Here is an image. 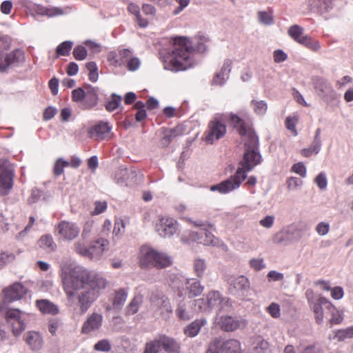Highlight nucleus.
I'll return each instance as SVG.
<instances>
[{"label":"nucleus","instance_id":"6","mask_svg":"<svg viewBox=\"0 0 353 353\" xmlns=\"http://www.w3.org/2000/svg\"><path fill=\"white\" fill-rule=\"evenodd\" d=\"M305 296L310 310L314 313L316 323L318 325H322L324 321L323 305L326 307L331 301L321 294H315L312 289H307Z\"/></svg>","mask_w":353,"mask_h":353},{"label":"nucleus","instance_id":"43","mask_svg":"<svg viewBox=\"0 0 353 353\" xmlns=\"http://www.w3.org/2000/svg\"><path fill=\"white\" fill-rule=\"evenodd\" d=\"M299 44L307 48L312 51H318L321 48V45L319 41L314 40L308 35H303L297 41Z\"/></svg>","mask_w":353,"mask_h":353},{"label":"nucleus","instance_id":"37","mask_svg":"<svg viewBox=\"0 0 353 353\" xmlns=\"http://www.w3.org/2000/svg\"><path fill=\"white\" fill-rule=\"evenodd\" d=\"M142 303L143 296L140 294H136L126 306L125 309V314L128 316L135 314L138 312Z\"/></svg>","mask_w":353,"mask_h":353},{"label":"nucleus","instance_id":"7","mask_svg":"<svg viewBox=\"0 0 353 353\" xmlns=\"http://www.w3.org/2000/svg\"><path fill=\"white\" fill-rule=\"evenodd\" d=\"M200 279L197 277L185 278L181 285L174 287L176 296L184 298L185 295H188L189 298H193L200 296L205 289Z\"/></svg>","mask_w":353,"mask_h":353},{"label":"nucleus","instance_id":"38","mask_svg":"<svg viewBox=\"0 0 353 353\" xmlns=\"http://www.w3.org/2000/svg\"><path fill=\"white\" fill-rule=\"evenodd\" d=\"M223 353H241V343L235 339L221 341Z\"/></svg>","mask_w":353,"mask_h":353},{"label":"nucleus","instance_id":"52","mask_svg":"<svg viewBox=\"0 0 353 353\" xmlns=\"http://www.w3.org/2000/svg\"><path fill=\"white\" fill-rule=\"evenodd\" d=\"M112 349V345L108 339H102L96 343L94 345V350L98 352H108Z\"/></svg>","mask_w":353,"mask_h":353},{"label":"nucleus","instance_id":"54","mask_svg":"<svg viewBox=\"0 0 353 353\" xmlns=\"http://www.w3.org/2000/svg\"><path fill=\"white\" fill-rule=\"evenodd\" d=\"M85 88H78L72 91V99L74 102L77 103L80 108L82 103L83 97H85Z\"/></svg>","mask_w":353,"mask_h":353},{"label":"nucleus","instance_id":"24","mask_svg":"<svg viewBox=\"0 0 353 353\" xmlns=\"http://www.w3.org/2000/svg\"><path fill=\"white\" fill-rule=\"evenodd\" d=\"M13 176L14 172L10 168L0 165V187L6 191V193L12 188Z\"/></svg>","mask_w":353,"mask_h":353},{"label":"nucleus","instance_id":"25","mask_svg":"<svg viewBox=\"0 0 353 353\" xmlns=\"http://www.w3.org/2000/svg\"><path fill=\"white\" fill-rule=\"evenodd\" d=\"M26 293V288L19 283H16L10 286V288L4 290L5 299L8 302L19 300Z\"/></svg>","mask_w":353,"mask_h":353},{"label":"nucleus","instance_id":"53","mask_svg":"<svg viewBox=\"0 0 353 353\" xmlns=\"http://www.w3.org/2000/svg\"><path fill=\"white\" fill-rule=\"evenodd\" d=\"M347 339H349V337L345 328L336 330L329 336L330 341H337L339 342L343 341Z\"/></svg>","mask_w":353,"mask_h":353},{"label":"nucleus","instance_id":"62","mask_svg":"<svg viewBox=\"0 0 353 353\" xmlns=\"http://www.w3.org/2000/svg\"><path fill=\"white\" fill-rule=\"evenodd\" d=\"M314 183L321 190H325L327 185V179L325 172L319 173L314 179Z\"/></svg>","mask_w":353,"mask_h":353},{"label":"nucleus","instance_id":"35","mask_svg":"<svg viewBox=\"0 0 353 353\" xmlns=\"http://www.w3.org/2000/svg\"><path fill=\"white\" fill-rule=\"evenodd\" d=\"M326 309L330 313V319L329 323L331 325L341 324L344 319V313L342 310H339L332 303H329V305H326Z\"/></svg>","mask_w":353,"mask_h":353},{"label":"nucleus","instance_id":"46","mask_svg":"<svg viewBox=\"0 0 353 353\" xmlns=\"http://www.w3.org/2000/svg\"><path fill=\"white\" fill-rule=\"evenodd\" d=\"M162 350L160 336L145 343L143 353H159Z\"/></svg>","mask_w":353,"mask_h":353},{"label":"nucleus","instance_id":"27","mask_svg":"<svg viewBox=\"0 0 353 353\" xmlns=\"http://www.w3.org/2000/svg\"><path fill=\"white\" fill-rule=\"evenodd\" d=\"M232 61L226 59L221 67V71L216 74L213 79V83L219 85H223L229 78L232 70Z\"/></svg>","mask_w":353,"mask_h":353},{"label":"nucleus","instance_id":"9","mask_svg":"<svg viewBox=\"0 0 353 353\" xmlns=\"http://www.w3.org/2000/svg\"><path fill=\"white\" fill-rule=\"evenodd\" d=\"M227 114H216L208 124V131L205 140L208 143L213 144L215 141L222 138L226 133V126L223 121Z\"/></svg>","mask_w":353,"mask_h":353},{"label":"nucleus","instance_id":"51","mask_svg":"<svg viewBox=\"0 0 353 353\" xmlns=\"http://www.w3.org/2000/svg\"><path fill=\"white\" fill-rule=\"evenodd\" d=\"M205 228L201 229L199 231H191L188 234V240L192 242H196L202 244L201 241L204 239Z\"/></svg>","mask_w":353,"mask_h":353},{"label":"nucleus","instance_id":"59","mask_svg":"<svg viewBox=\"0 0 353 353\" xmlns=\"http://www.w3.org/2000/svg\"><path fill=\"white\" fill-rule=\"evenodd\" d=\"M195 307L201 312H210V307L207 304V298H199L194 300Z\"/></svg>","mask_w":353,"mask_h":353},{"label":"nucleus","instance_id":"12","mask_svg":"<svg viewBox=\"0 0 353 353\" xmlns=\"http://www.w3.org/2000/svg\"><path fill=\"white\" fill-rule=\"evenodd\" d=\"M313 85L318 96L325 102L330 103L338 99L336 91L327 79L316 77L313 79Z\"/></svg>","mask_w":353,"mask_h":353},{"label":"nucleus","instance_id":"14","mask_svg":"<svg viewBox=\"0 0 353 353\" xmlns=\"http://www.w3.org/2000/svg\"><path fill=\"white\" fill-rule=\"evenodd\" d=\"M112 125L109 122L101 121L89 129L88 134L90 138L103 141L112 137Z\"/></svg>","mask_w":353,"mask_h":353},{"label":"nucleus","instance_id":"8","mask_svg":"<svg viewBox=\"0 0 353 353\" xmlns=\"http://www.w3.org/2000/svg\"><path fill=\"white\" fill-rule=\"evenodd\" d=\"M246 178L247 174L245 172H242L241 169L237 168L234 175L216 185H212L210 190L212 192L218 191L223 194L230 193L238 189Z\"/></svg>","mask_w":353,"mask_h":353},{"label":"nucleus","instance_id":"11","mask_svg":"<svg viewBox=\"0 0 353 353\" xmlns=\"http://www.w3.org/2000/svg\"><path fill=\"white\" fill-rule=\"evenodd\" d=\"M151 307L154 312L159 313L163 319H169L172 314V307L169 299L161 292L152 293Z\"/></svg>","mask_w":353,"mask_h":353},{"label":"nucleus","instance_id":"16","mask_svg":"<svg viewBox=\"0 0 353 353\" xmlns=\"http://www.w3.org/2000/svg\"><path fill=\"white\" fill-rule=\"evenodd\" d=\"M159 235L163 238L171 237L178 230V223L173 218L162 217L157 225Z\"/></svg>","mask_w":353,"mask_h":353},{"label":"nucleus","instance_id":"45","mask_svg":"<svg viewBox=\"0 0 353 353\" xmlns=\"http://www.w3.org/2000/svg\"><path fill=\"white\" fill-rule=\"evenodd\" d=\"M25 315L24 312L18 309H8L6 312V318L7 321L10 323L25 320Z\"/></svg>","mask_w":353,"mask_h":353},{"label":"nucleus","instance_id":"41","mask_svg":"<svg viewBox=\"0 0 353 353\" xmlns=\"http://www.w3.org/2000/svg\"><path fill=\"white\" fill-rule=\"evenodd\" d=\"M130 175H134L132 170H129L125 168H119L115 171L114 179L117 183L123 184L128 181Z\"/></svg>","mask_w":353,"mask_h":353},{"label":"nucleus","instance_id":"47","mask_svg":"<svg viewBox=\"0 0 353 353\" xmlns=\"http://www.w3.org/2000/svg\"><path fill=\"white\" fill-rule=\"evenodd\" d=\"M73 46V42L65 41L60 43L56 49L57 56H67L70 54Z\"/></svg>","mask_w":353,"mask_h":353},{"label":"nucleus","instance_id":"5","mask_svg":"<svg viewBox=\"0 0 353 353\" xmlns=\"http://www.w3.org/2000/svg\"><path fill=\"white\" fill-rule=\"evenodd\" d=\"M225 281L228 285V290L230 294L241 300L248 299L250 283L246 276L227 274L225 276Z\"/></svg>","mask_w":353,"mask_h":353},{"label":"nucleus","instance_id":"63","mask_svg":"<svg viewBox=\"0 0 353 353\" xmlns=\"http://www.w3.org/2000/svg\"><path fill=\"white\" fill-rule=\"evenodd\" d=\"M12 327V332L14 336H17L21 334V333L26 329V325L25 323V320L19 321L17 322H12L10 323Z\"/></svg>","mask_w":353,"mask_h":353},{"label":"nucleus","instance_id":"61","mask_svg":"<svg viewBox=\"0 0 353 353\" xmlns=\"http://www.w3.org/2000/svg\"><path fill=\"white\" fill-rule=\"evenodd\" d=\"M297 123V119L296 117H288L285 119V126L288 130L291 131L292 134L296 137L298 134L296 125Z\"/></svg>","mask_w":353,"mask_h":353},{"label":"nucleus","instance_id":"32","mask_svg":"<svg viewBox=\"0 0 353 353\" xmlns=\"http://www.w3.org/2000/svg\"><path fill=\"white\" fill-rule=\"evenodd\" d=\"M207 324L205 318L197 319L191 322L184 328V334L188 337H195L199 333L201 327Z\"/></svg>","mask_w":353,"mask_h":353},{"label":"nucleus","instance_id":"19","mask_svg":"<svg viewBox=\"0 0 353 353\" xmlns=\"http://www.w3.org/2000/svg\"><path fill=\"white\" fill-rule=\"evenodd\" d=\"M296 229L293 227H288L276 233L272 241L277 245H289L294 241H298L299 238L295 236Z\"/></svg>","mask_w":353,"mask_h":353},{"label":"nucleus","instance_id":"30","mask_svg":"<svg viewBox=\"0 0 353 353\" xmlns=\"http://www.w3.org/2000/svg\"><path fill=\"white\" fill-rule=\"evenodd\" d=\"M159 336L162 350H163L165 352L168 353H179L180 352V343L174 338L166 336L165 334L161 335Z\"/></svg>","mask_w":353,"mask_h":353},{"label":"nucleus","instance_id":"17","mask_svg":"<svg viewBox=\"0 0 353 353\" xmlns=\"http://www.w3.org/2000/svg\"><path fill=\"white\" fill-rule=\"evenodd\" d=\"M103 316L97 312L89 314L82 325L81 332L84 334H90L97 332L101 327Z\"/></svg>","mask_w":353,"mask_h":353},{"label":"nucleus","instance_id":"4","mask_svg":"<svg viewBox=\"0 0 353 353\" xmlns=\"http://www.w3.org/2000/svg\"><path fill=\"white\" fill-rule=\"evenodd\" d=\"M10 47V43L0 37V72H4L10 66L17 65L25 61L24 52L20 49L7 53Z\"/></svg>","mask_w":353,"mask_h":353},{"label":"nucleus","instance_id":"49","mask_svg":"<svg viewBox=\"0 0 353 353\" xmlns=\"http://www.w3.org/2000/svg\"><path fill=\"white\" fill-rule=\"evenodd\" d=\"M303 32V28L298 25H293L290 26L288 31L289 36L296 42H297L299 39L304 35Z\"/></svg>","mask_w":353,"mask_h":353},{"label":"nucleus","instance_id":"50","mask_svg":"<svg viewBox=\"0 0 353 353\" xmlns=\"http://www.w3.org/2000/svg\"><path fill=\"white\" fill-rule=\"evenodd\" d=\"M254 353H271L269 343L264 339H259L254 347Z\"/></svg>","mask_w":353,"mask_h":353},{"label":"nucleus","instance_id":"36","mask_svg":"<svg viewBox=\"0 0 353 353\" xmlns=\"http://www.w3.org/2000/svg\"><path fill=\"white\" fill-rule=\"evenodd\" d=\"M182 134L183 128L180 126H176L170 130H166L163 132V137L161 139V144L163 146H167L174 138L181 136Z\"/></svg>","mask_w":353,"mask_h":353},{"label":"nucleus","instance_id":"44","mask_svg":"<svg viewBox=\"0 0 353 353\" xmlns=\"http://www.w3.org/2000/svg\"><path fill=\"white\" fill-rule=\"evenodd\" d=\"M122 97L115 93L111 94L110 98L106 101L105 108L108 112H113L121 107Z\"/></svg>","mask_w":353,"mask_h":353},{"label":"nucleus","instance_id":"48","mask_svg":"<svg viewBox=\"0 0 353 353\" xmlns=\"http://www.w3.org/2000/svg\"><path fill=\"white\" fill-rule=\"evenodd\" d=\"M251 105L252 106L254 112L258 115H264L268 109L266 102L263 100H252L251 101Z\"/></svg>","mask_w":353,"mask_h":353},{"label":"nucleus","instance_id":"20","mask_svg":"<svg viewBox=\"0 0 353 353\" xmlns=\"http://www.w3.org/2000/svg\"><path fill=\"white\" fill-rule=\"evenodd\" d=\"M154 249L143 246L140 250L139 263L141 269L150 270L154 268Z\"/></svg>","mask_w":353,"mask_h":353},{"label":"nucleus","instance_id":"26","mask_svg":"<svg viewBox=\"0 0 353 353\" xmlns=\"http://www.w3.org/2000/svg\"><path fill=\"white\" fill-rule=\"evenodd\" d=\"M321 134V130L320 128H317L315 130L313 140L310 146L307 148H304L301 150V153L303 156L309 157L313 154H317L319 153L322 145Z\"/></svg>","mask_w":353,"mask_h":353},{"label":"nucleus","instance_id":"58","mask_svg":"<svg viewBox=\"0 0 353 353\" xmlns=\"http://www.w3.org/2000/svg\"><path fill=\"white\" fill-rule=\"evenodd\" d=\"M205 353H223V351H222L221 341L216 339L211 342Z\"/></svg>","mask_w":353,"mask_h":353},{"label":"nucleus","instance_id":"64","mask_svg":"<svg viewBox=\"0 0 353 353\" xmlns=\"http://www.w3.org/2000/svg\"><path fill=\"white\" fill-rule=\"evenodd\" d=\"M126 62V68L129 71H136L141 65V61L138 57H130Z\"/></svg>","mask_w":353,"mask_h":353},{"label":"nucleus","instance_id":"1","mask_svg":"<svg viewBox=\"0 0 353 353\" xmlns=\"http://www.w3.org/2000/svg\"><path fill=\"white\" fill-rule=\"evenodd\" d=\"M63 289L67 306L77 312L85 314L96 301L106 280L94 271L76 268L62 275Z\"/></svg>","mask_w":353,"mask_h":353},{"label":"nucleus","instance_id":"3","mask_svg":"<svg viewBox=\"0 0 353 353\" xmlns=\"http://www.w3.org/2000/svg\"><path fill=\"white\" fill-rule=\"evenodd\" d=\"M245 152L243 159L240 162L242 172L247 174L251 171L256 165L260 164L262 161V157L259 150V138L256 136H252L248 139L244 141Z\"/></svg>","mask_w":353,"mask_h":353},{"label":"nucleus","instance_id":"22","mask_svg":"<svg viewBox=\"0 0 353 353\" xmlns=\"http://www.w3.org/2000/svg\"><path fill=\"white\" fill-rule=\"evenodd\" d=\"M99 96L97 90L90 85L85 88V97L80 108L82 110H90L95 107L98 103Z\"/></svg>","mask_w":353,"mask_h":353},{"label":"nucleus","instance_id":"34","mask_svg":"<svg viewBox=\"0 0 353 353\" xmlns=\"http://www.w3.org/2000/svg\"><path fill=\"white\" fill-rule=\"evenodd\" d=\"M32 10L39 15L48 16L49 17L63 14V11L57 7H45L40 4H34Z\"/></svg>","mask_w":353,"mask_h":353},{"label":"nucleus","instance_id":"42","mask_svg":"<svg viewBox=\"0 0 353 353\" xmlns=\"http://www.w3.org/2000/svg\"><path fill=\"white\" fill-rule=\"evenodd\" d=\"M193 271L198 279H203L207 268L205 259L196 258L193 261Z\"/></svg>","mask_w":353,"mask_h":353},{"label":"nucleus","instance_id":"21","mask_svg":"<svg viewBox=\"0 0 353 353\" xmlns=\"http://www.w3.org/2000/svg\"><path fill=\"white\" fill-rule=\"evenodd\" d=\"M23 338L32 351L38 352L43 347V339L39 332L28 331L24 334Z\"/></svg>","mask_w":353,"mask_h":353},{"label":"nucleus","instance_id":"29","mask_svg":"<svg viewBox=\"0 0 353 353\" xmlns=\"http://www.w3.org/2000/svg\"><path fill=\"white\" fill-rule=\"evenodd\" d=\"M36 306L43 314L56 315L59 313L58 305L48 299L37 300Z\"/></svg>","mask_w":353,"mask_h":353},{"label":"nucleus","instance_id":"23","mask_svg":"<svg viewBox=\"0 0 353 353\" xmlns=\"http://www.w3.org/2000/svg\"><path fill=\"white\" fill-rule=\"evenodd\" d=\"M109 242L105 239H99L94 244L89 247L88 259L97 261L103 254L105 250H108Z\"/></svg>","mask_w":353,"mask_h":353},{"label":"nucleus","instance_id":"56","mask_svg":"<svg viewBox=\"0 0 353 353\" xmlns=\"http://www.w3.org/2000/svg\"><path fill=\"white\" fill-rule=\"evenodd\" d=\"M69 165V163L66 161L63 160V159H58L54 165L53 172L56 176H60L63 173V169L65 167Z\"/></svg>","mask_w":353,"mask_h":353},{"label":"nucleus","instance_id":"57","mask_svg":"<svg viewBox=\"0 0 353 353\" xmlns=\"http://www.w3.org/2000/svg\"><path fill=\"white\" fill-rule=\"evenodd\" d=\"M88 55L85 47L83 46H77L73 50V56L78 61L84 60Z\"/></svg>","mask_w":353,"mask_h":353},{"label":"nucleus","instance_id":"31","mask_svg":"<svg viewBox=\"0 0 353 353\" xmlns=\"http://www.w3.org/2000/svg\"><path fill=\"white\" fill-rule=\"evenodd\" d=\"M175 313L177 318L181 321H186L194 316V312L189 310L188 302L184 298L178 303Z\"/></svg>","mask_w":353,"mask_h":353},{"label":"nucleus","instance_id":"2","mask_svg":"<svg viewBox=\"0 0 353 353\" xmlns=\"http://www.w3.org/2000/svg\"><path fill=\"white\" fill-rule=\"evenodd\" d=\"M207 41L208 39L205 37L201 38L194 48L188 38L185 37L174 38L170 50H162L159 52L164 69L176 72L190 68L194 64V52H205L208 49L205 44Z\"/></svg>","mask_w":353,"mask_h":353},{"label":"nucleus","instance_id":"60","mask_svg":"<svg viewBox=\"0 0 353 353\" xmlns=\"http://www.w3.org/2000/svg\"><path fill=\"white\" fill-rule=\"evenodd\" d=\"M267 312L274 319L279 318L281 316V309L279 304L272 303L266 308Z\"/></svg>","mask_w":353,"mask_h":353},{"label":"nucleus","instance_id":"13","mask_svg":"<svg viewBox=\"0 0 353 353\" xmlns=\"http://www.w3.org/2000/svg\"><path fill=\"white\" fill-rule=\"evenodd\" d=\"M207 304L210 312L215 307H218L219 312L227 310L232 307L230 299L223 296L217 290H211L206 294Z\"/></svg>","mask_w":353,"mask_h":353},{"label":"nucleus","instance_id":"55","mask_svg":"<svg viewBox=\"0 0 353 353\" xmlns=\"http://www.w3.org/2000/svg\"><path fill=\"white\" fill-rule=\"evenodd\" d=\"M259 21L261 23L265 26H270L274 23V19L272 14L261 11L258 13Z\"/></svg>","mask_w":353,"mask_h":353},{"label":"nucleus","instance_id":"40","mask_svg":"<svg viewBox=\"0 0 353 353\" xmlns=\"http://www.w3.org/2000/svg\"><path fill=\"white\" fill-rule=\"evenodd\" d=\"M330 0H309L308 5L310 10L323 12H327L330 6Z\"/></svg>","mask_w":353,"mask_h":353},{"label":"nucleus","instance_id":"39","mask_svg":"<svg viewBox=\"0 0 353 353\" xmlns=\"http://www.w3.org/2000/svg\"><path fill=\"white\" fill-rule=\"evenodd\" d=\"M38 245L41 248L48 252H53L57 247L53 238L50 234L42 236L38 241Z\"/></svg>","mask_w":353,"mask_h":353},{"label":"nucleus","instance_id":"15","mask_svg":"<svg viewBox=\"0 0 353 353\" xmlns=\"http://www.w3.org/2000/svg\"><path fill=\"white\" fill-rule=\"evenodd\" d=\"M219 325L223 331L233 332L240 328H244L247 325V321L241 317L221 316Z\"/></svg>","mask_w":353,"mask_h":353},{"label":"nucleus","instance_id":"28","mask_svg":"<svg viewBox=\"0 0 353 353\" xmlns=\"http://www.w3.org/2000/svg\"><path fill=\"white\" fill-rule=\"evenodd\" d=\"M128 296V291L125 288H121L116 290L112 299V307L110 305L107 306L106 310H110L113 309L117 312L120 311L125 303Z\"/></svg>","mask_w":353,"mask_h":353},{"label":"nucleus","instance_id":"33","mask_svg":"<svg viewBox=\"0 0 353 353\" xmlns=\"http://www.w3.org/2000/svg\"><path fill=\"white\" fill-rule=\"evenodd\" d=\"M154 268L160 270L170 266L172 263V259L168 254L154 250Z\"/></svg>","mask_w":353,"mask_h":353},{"label":"nucleus","instance_id":"10","mask_svg":"<svg viewBox=\"0 0 353 353\" xmlns=\"http://www.w3.org/2000/svg\"><path fill=\"white\" fill-rule=\"evenodd\" d=\"M80 233V228L77 223L63 220L54 228V234L59 240L72 241Z\"/></svg>","mask_w":353,"mask_h":353},{"label":"nucleus","instance_id":"18","mask_svg":"<svg viewBox=\"0 0 353 353\" xmlns=\"http://www.w3.org/2000/svg\"><path fill=\"white\" fill-rule=\"evenodd\" d=\"M231 125L239 134L243 137V141L250 139L252 136H256L254 131L241 117L234 114H229Z\"/></svg>","mask_w":353,"mask_h":353}]
</instances>
